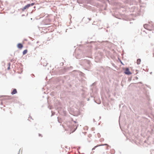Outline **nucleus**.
<instances>
[{
	"label": "nucleus",
	"instance_id": "27",
	"mask_svg": "<svg viewBox=\"0 0 154 154\" xmlns=\"http://www.w3.org/2000/svg\"><path fill=\"white\" fill-rule=\"evenodd\" d=\"M135 78L136 80H137L138 79V77L137 76H135Z\"/></svg>",
	"mask_w": 154,
	"mask_h": 154
},
{
	"label": "nucleus",
	"instance_id": "33",
	"mask_svg": "<svg viewBox=\"0 0 154 154\" xmlns=\"http://www.w3.org/2000/svg\"><path fill=\"white\" fill-rule=\"evenodd\" d=\"M20 150H21V149H20L19 151L18 152V154H19L20 153Z\"/></svg>",
	"mask_w": 154,
	"mask_h": 154
},
{
	"label": "nucleus",
	"instance_id": "8",
	"mask_svg": "<svg viewBox=\"0 0 154 154\" xmlns=\"http://www.w3.org/2000/svg\"><path fill=\"white\" fill-rule=\"evenodd\" d=\"M143 26L145 29H147L148 27H149V25L147 24H146L144 25Z\"/></svg>",
	"mask_w": 154,
	"mask_h": 154
},
{
	"label": "nucleus",
	"instance_id": "37",
	"mask_svg": "<svg viewBox=\"0 0 154 154\" xmlns=\"http://www.w3.org/2000/svg\"><path fill=\"white\" fill-rule=\"evenodd\" d=\"M24 16V14H22V17H23V16Z\"/></svg>",
	"mask_w": 154,
	"mask_h": 154
},
{
	"label": "nucleus",
	"instance_id": "14",
	"mask_svg": "<svg viewBox=\"0 0 154 154\" xmlns=\"http://www.w3.org/2000/svg\"><path fill=\"white\" fill-rule=\"evenodd\" d=\"M97 84V82H95L94 83H93V84H92L90 86L92 87V86H95Z\"/></svg>",
	"mask_w": 154,
	"mask_h": 154
},
{
	"label": "nucleus",
	"instance_id": "47",
	"mask_svg": "<svg viewBox=\"0 0 154 154\" xmlns=\"http://www.w3.org/2000/svg\"><path fill=\"white\" fill-rule=\"evenodd\" d=\"M99 118L100 119L101 118V117L100 116L99 117Z\"/></svg>",
	"mask_w": 154,
	"mask_h": 154
},
{
	"label": "nucleus",
	"instance_id": "9",
	"mask_svg": "<svg viewBox=\"0 0 154 154\" xmlns=\"http://www.w3.org/2000/svg\"><path fill=\"white\" fill-rule=\"evenodd\" d=\"M141 61V59L138 58L137 60V65H139L140 64V63Z\"/></svg>",
	"mask_w": 154,
	"mask_h": 154
},
{
	"label": "nucleus",
	"instance_id": "28",
	"mask_svg": "<svg viewBox=\"0 0 154 154\" xmlns=\"http://www.w3.org/2000/svg\"><path fill=\"white\" fill-rule=\"evenodd\" d=\"M10 69V66H8V67L7 68L8 70H9Z\"/></svg>",
	"mask_w": 154,
	"mask_h": 154
},
{
	"label": "nucleus",
	"instance_id": "20",
	"mask_svg": "<svg viewBox=\"0 0 154 154\" xmlns=\"http://www.w3.org/2000/svg\"><path fill=\"white\" fill-rule=\"evenodd\" d=\"M51 116H54L55 114V112H53L52 111H51Z\"/></svg>",
	"mask_w": 154,
	"mask_h": 154
},
{
	"label": "nucleus",
	"instance_id": "16",
	"mask_svg": "<svg viewBox=\"0 0 154 154\" xmlns=\"http://www.w3.org/2000/svg\"><path fill=\"white\" fill-rule=\"evenodd\" d=\"M98 146H99V145H97V146H95L94 148H93L92 149V150H94L96 148H97V147Z\"/></svg>",
	"mask_w": 154,
	"mask_h": 154
},
{
	"label": "nucleus",
	"instance_id": "24",
	"mask_svg": "<svg viewBox=\"0 0 154 154\" xmlns=\"http://www.w3.org/2000/svg\"><path fill=\"white\" fill-rule=\"evenodd\" d=\"M58 118H59V117H57V119H58V120H57L58 122L59 123H61V122L60 121V120L58 119Z\"/></svg>",
	"mask_w": 154,
	"mask_h": 154
},
{
	"label": "nucleus",
	"instance_id": "46",
	"mask_svg": "<svg viewBox=\"0 0 154 154\" xmlns=\"http://www.w3.org/2000/svg\"><path fill=\"white\" fill-rule=\"evenodd\" d=\"M89 100V98H88V100Z\"/></svg>",
	"mask_w": 154,
	"mask_h": 154
},
{
	"label": "nucleus",
	"instance_id": "7",
	"mask_svg": "<svg viewBox=\"0 0 154 154\" xmlns=\"http://www.w3.org/2000/svg\"><path fill=\"white\" fill-rule=\"evenodd\" d=\"M85 0H77V2L79 4H82L85 2Z\"/></svg>",
	"mask_w": 154,
	"mask_h": 154
},
{
	"label": "nucleus",
	"instance_id": "17",
	"mask_svg": "<svg viewBox=\"0 0 154 154\" xmlns=\"http://www.w3.org/2000/svg\"><path fill=\"white\" fill-rule=\"evenodd\" d=\"M48 63H44L43 64V65L44 66H46L48 64Z\"/></svg>",
	"mask_w": 154,
	"mask_h": 154
},
{
	"label": "nucleus",
	"instance_id": "12",
	"mask_svg": "<svg viewBox=\"0 0 154 154\" xmlns=\"http://www.w3.org/2000/svg\"><path fill=\"white\" fill-rule=\"evenodd\" d=\"M28 51L27 49L24 50L23 52V55L26 54L27 52Z\"/></svg>",
	"mask_w": 154,
	"mask_h": 154
},
{
	"label": "nucleus",
	"instance_id": "21",
	"mask_svg": "<svg viewBox=\"0 0 154 154\" xmlns=\"http://www.w3.org/2000/svg\"><path fill=\"white\" fill-rule=\"evenodd\" d=\"M148 30L151 31L152 30V29H150V26L149 25V27H148V28L147 29Z\"/></svg>",
	"mask_w": 154,
	"mask_h": 154
},
{
	"label": "nucleus",
	"instance_id": "41",
	"mask_svg": "<svg viewBox=\"0 0 154 154\" xmlns=\"http://www.w3.org/2000/svg\"><path fill=\"white\" fill-rule=\"evenodd\" d=\"M10 63H9V66H10Z\"/></svg>",
	"mask_w": 154,
	"mask_h": 154
},
{
	"label": "nucleus",
	"instance_id": "30",
	"mask_svg": "<svg viewBox=\"0 0 154 154\" xmlns=\"http://www.w3.org/2000/svg\"><path fill=\"white\" fill-rule=\"evenodd\" d=\"M38 135H39V136H41L42 137V134H38Z\"/></svg>",
	"mask_w": 154,
	"mask_h": 154
},
{
	"label": "nucleus",
	"instance_id": "45",
	"mask_svg": "<svg viewBox=\"0 0 154 154\" xmlns=\"http://www.w3.org/2000/svg\"><path fill=\"white\" fill-rule=\"evenodd\" d=\"M24 40H26V41H27V39H24Z\"/></svg>",
	"mask_w": 154,
	"mask_h": 154
},
{
	"label": "nucleus",
	"instance_id": "4",
	"mask_svg": "<svg viewBox=\"0 0 154 154\" xmlns=\"http://www.w3.org/2000/svg\"><path fill=\"white\" fill-rule=\"evenodd\" d=\"M23 47V45L21 43H19L17 44V47L19 49H21Z\"/></svg>",
	"mask_w": 154,
	"mask_h": 154
},
{
	"label": "nucleus",
	"instance_id": "26",
	"mask_svg": "<svg viewBox=\"0 0 154 154\" xmlns=\"http://www.w3.org/2000/svg\"><path fill=\"white\" fill-rule=\"evenodd\" d=\"M60 64L61 66H63V62H62V63H60Z\"/></svg>",
	"mask_w": 154,
	"mask_h": 154
},
{
	"label": "nucleus",
	"instance_id": "19",
	"mask_svg": "<svg viewBox=\"0 0 154 154\" xmlns=\"http://www.w3.org/2000/svg\"><path fill=\"white\" fill-rule=\"evenodd\" d=\"M63 114H64V115L65 116H66V111L63 110Z\"/></svg>",
	"mask_w": 154,
	"mask_h": 154
},
{
	"label": "nucleus",
	"instance_id": "15",
	"mask_svg": "<svg viewBox=\"0 0 154 154\" xmlns=\"http://www.w3.org/2000/svg\"><path fill=\"white\" fill-rule=\"evenodd\" d=\"M99 145V146H109L108 144H106V143L104 144H102L100 145Z\"/></svg>",
	"mask_w": 154,
	"mask_h": 154
},
{
	"label": "nucleus",
	"instance_id": "1",
	"mask_svg": "<svg viewBox=\"0 0 154 154\" xmlns=\"http://www.w3.org/2000/svg\"><path fill=\"white\" fill-rule=\"evenodd\" d=\"M70 68H72L71 66L68 67L67 68H64L63 69H60L59 71V72L61 75L64 74V73L66 72L68 70H69Z\"/></svg>",
	"mask_w": 154,
	"mask_h": 154
},
{
	"label": "nucleus",
	"instance_id": "25",
	"mask_svg": "<svg viewBox=\"0 0 154 154\" xmlns=\"http://www.w3.org/2000/svg\"><path fill=\"white\" fill-rule=\"evenodd\" d=\"M72 120L75 123H76L77 122L75 121H73V119H72Z\"/></svg>",
	"mask_w": 154,
	"mask_h": 154
},
{
	"label": "nucleus",
	"instance_id": "6",
	"mask_svg": "<svg viewBox=\"0 0 154 154\" xmlns=\"http://www.w3.org/2000/svg\"><path fill=\"white\" fill-rule=\"evenodd\" d=\"M17 93V89L15 88L13 89V91L11 92V94L12 95L15 94Z\"/></svg>",
	"mask_w": 154,
	"mask_h": 154
},
{
	"label": "nucleus",
	"instance_id": "40",
	"mask_svg": "<svg viewBox=\"0 0 154 154\" xmlns=\"http://www.w3.org/2000/svg\"><path fill=\"white\" fill-rule=\"evenodd\" d=\"M139 83H140V84H142V82H139Z\"/></svg>",
	"mask_w": 154,
	"mask_h": 154
},
{
	"label": "nucleus",
	"instance_id": "18",
	"mask_svg": "<svg viewBox=\"0 0 154 154\" xmlns=\"http://www.w3.org/2000/svg\"><path fill=\"white\" fill-rule=\"evenodd\" d=\"M29 4V5L30 7L31 6H32L34 5L35 4V2H33L31 4Z\"/></svg>",
	"mask_w": 154,
	"mask_h": 154
},
{
	"label": "nucleus",
	"instance_id": "22",
	"mask_svg": "<svg viewBox=\"0 0 154 154\" xmlns=\"http://www.w3.org/2000/svg\"><path fill=\"white\" fill-rule=\"evenodd\" d=\"M97 135L98 137H100V134L99 133H97Z\"/></svg>",
	"mask_w": 154,
	"mask_h": 154
},
{
	"label": "nucleus",
	"instance_id": "2",
	"mask_svg": "<svg viewBox=\"0 0 154 154\" xmlns=\"http://www.w3.org/2000/svg\"><path fill=\"white\" fill-rule=\"evenodd\" d=\"M123 70L124 71V73L126 75H129L132 73L128 67H127L126 69L124 68Z\"/></svg>",
	"mask_w": 154,
	"mask_h": 154
},
{
	"label": "nucleus",
	"instance_id": "31",
	"mask_svg": "<svg viewBox=\"0 0 154 154\" xmlns=\"http://www.w3.org/2000/svg\"><path fill=\"white\" fill-rule=\"evenodd\" d=\"M35 10L33 9L32 11L31 12V14H32V12L34 11Z\"/></svg>",
	"mask_w": 154,
	"mask_h": 154
},
{
	"label": "nucleus",
	"instance_id": "34",
	"mask_svg": "<svg viewBox=\"0 0 154 154\" xmlns=\"http://www.w3.org/2000/svg\"><path fill=\"white\" fill-rule=\"evenodd\" d=\"M120 61L121 63L122 64H123V63H122V62L121 61V60H120Z\"/></svg>",
	"mask_w": 154,
	"mask_h": 154
},
{
	"label": "nucleus",
	"instance_id": "29",
	"mask_svg": "<svg viewBox=\"0 0 154 154\" xmlns=\"http://www.w3.org/2000/svg\"><path fill=\"white\" fill-rule=\"evenodd\" d=\"M131 78H129L128 79V81H131Z\"/></svg>",
	"mask_w": 154,
	"mask_h": 154
},
{
	"label": "nucleus",
	"instance_id": "11",
	"mask_svg": "<svg viewBox=\"0 0 154 154\" xmlns=\"http://www.w3.org/2000/svg\"><path fill=\"white\" fill-rule=\"evenodd\" d=\"M86 62L87 64H88L89 66H91V62L89 60H86Z\"/></svg>",
	"mask_w": 154,
	"mask_h": 154
},
{
	"label": "nucleus",
	"instance_id": "44",
	"mask_svg": "<svg viewBox=\"0 0 154 154\" xmlns=\"http://www.w3.org/2000/svg\"><path fill=\"white\" fill-rule=\"evenodd\" d=\"M38 43V41H37V42H36V43Z\"/></svg>",
	"mask_w": 154,
	"mask_h": 154
},
{
	"label": "nucleus",
	"instance_id": "36",
	"mask_svg": "<svg viewBox=\"0 0 154 154\" xmlns=\"http://www.w3.org/2000/svg\"><path fill=\"white\" fill-rule=\"evenodd\" d=\"M150 74H151H151H152V72H151L150 73Z\"/></svg>",
	"mask_w": 154,
	"mask_h": 154
},
{
	"label": "nucleus",
	"instance_id": "48",
	"mask_svg": "<svg viewBox=\"0 0 154 154\" xmlns=\"http://www.w3.org/2000/svg\"><path fill=\"white\" fill-rule=\"evenodd\" d=\"M22 149H21V152H22Z\"/></svg>",
	"mask_w": 154,
	"mask_h": 154
},
{
	"label": "nucleus",
	"instance_id": "35",
	"mask_svg": "<svg viewBox=\"0 0 154 154\" xmlns=\"http://www.w3.org/2000/svg\"><path fill=\"white\" fill-rule=\"evenodd\" d=\"M64 78H65V79H66V78L67 77L66 76H64Z\"/></svg>",
	"mask_w": 154,
	"mask_h": 154
},
{
	"label": "nucleus",
	"instance_id": "3",
	"mask_svg": "<svg viewBox=\"0 0 154 154\" xmlns=\"http://www.w3.org/2000/svg\"><path fill=\"white\" fill-rule=\"evenodd\" d=\"M77 50H76L75 51V57L77 59H80L81 57V55L80 54H79L77 53Z\"/></svg>",
	"mask_w": 154,
	"mask_h": 154
},
{
	"label": "nucleus",
	"instance_id": "43",
	"mask_svg": "<svg viewBox=\"0 0 154 154\" xmlns=\"http://www.w3.org/2000/svg\"><path fill=\"white\" fill-rule=\"evenodd\" d=\"M63 82H64V81L63 80L62 81V83H63Z\"/></svg>",
	"mask_w": 154,
	"mask_h": 154
},
{
	"label": "nucleus",
	"instance_id": "42",
	"mask_svg": "<svg viewBox=\"0 0 154 154\" xmlns=\"http://www.w3.org/2000/svg\"><path fill=\"white\" fill-rule=\"evenodd\" d=\"M32 75H33V76H34V74H32Z\"/></svg>",
	"mask_w": 154,
	"mask_h": 154
},
{
	"label": "nucleus",
	"instance_id": "10",
	"mask_svg": "<svg viewBox=\"0 0 154 154\" xmlns=\"http://www.w3.org/2000/svg\"><path fill=\"white\" fill-rule=\"evenodd\" d=\"M78 125H73L74 130H73V132H74L76 130V129L77 128V127H78Z\"/></svg>",
	"mask_w": 154,
	"mask_h": 154
},
{
	"label": "nucleus",
	"instance_id": "5",
	"mask_svg": "<svg viewBox=\"0 0 154 154\" xmlns=\"http://www.w3.org/2000/svg\"><path fill=\"white\" fill-rule=\"evenodd\" d=\"M29 7V5L28 4L24 6L23 8H22V10L23 11H24L25 10L28 8Z\"/></svg>",
	"mask_w": 154,
	"mask_h": 154
},
{
	"label": "nucleus",
	"instance_id": "38",
	"mask_svg": "<svg viewBox=\"0 0 154 154\" xmlns=\"http://www.w3.org/2000/svg\"><path fill=\"white\" fill-rule=\"evenodd\" d=\"M35 8H36V7H35V6H34V7H33L34 8V9H35Z\"/></svg>",
	"mask_w": 154,
	"mask_h": 154
},
{
	"label": "nucleus",
	"instance_id": "13",
	"mask_svg": "<svg viewBox=\"0 0 154 154\" xmlns=\"http://www.w3.org/2000/svg\"><path fill=\"white\" fill-rule=\"evenodd\" d=\"M73 72H76V74L77 75L78 74H80L81 73V72L79 71H78V70H74L73 71Z\"/></svg>",
	"mask_w": 154,
	"mask_h": 154
},
{
	"label": "nucleus",
	"instance_id": "39",
	"mask_svg": "<svg viewBox=\"0 0 154 154\" xmlns=\"http://www.w3.org/2000/svg\"><path fill=\"white\" fill-rule=\"evenodd\" d=\"M29 118H30L31 119H32V117H31L30 116H29Z\"/></svg>",
	"mask_w": 154,
	"mask_h": 154
},
{
	"label": "nucleus",
	"instance_id": "32",
	"mask_svg": "<svg viewBox=\"0 0 154 154\" xmlns=\"http://www.w3.org/2000/svg\"><path fill=\"white\" fill-rule=\"evenodd\" d=\"M93 121L94 122H95V120L94 119H93Z\"/></svg>",
	"mask_w": 154,
	"mask_h": 154
},
{
	"label": "nucleus",
	"instance_id": "23",
	"mask_svg": "<svg viewBox=\"0 0 154 154\" xmlns=\"http://www.w3.org/2000/svg\"><path fill=\"white\" fill-rule=\"evenodd\" d=\"M87 19L88 20V22L89 21L91 20V18H88Z\"/></svg>",
	"mask_w": 154,
	"mask_h": 154
}]
</instances>
